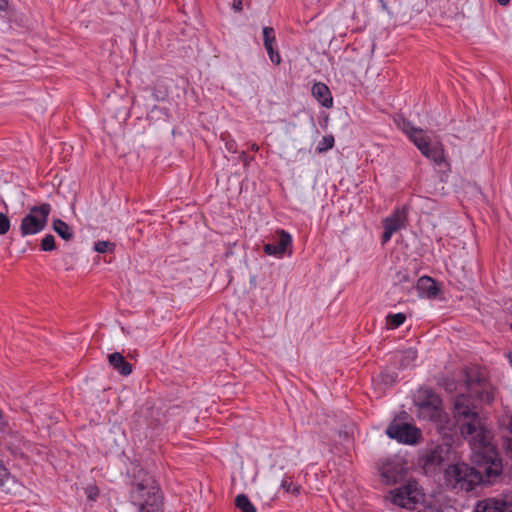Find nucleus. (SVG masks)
<instances>
[{
  "label": "nucleus",
  "mask_w": 512,
  "mask_h": 512,
  "mask_svg": "<svg viewBox=\"0 0 512 512\" xmlns=\"http://www.w3.org/2000/svg\"><path fill=\"white\" fill-rule=\"evenodd\" d=\"M56 248L57 246L54 235H45V237L41 240L40 250L44 252H51L54 251Z\"/></svg>",
  "instance_id": "b1692460"
},
{
  "label": "nucleus",
  "mask_w": 512,
  "mask_h": 512,
  "mask_svg": "<svg viewBox=\"0 0 512 512\" xmlns=\"http://www.w3.org/2000/svg\"><path fill=\"white\" fill-rule=\"evenodd\" d=\"M52 229L65 241H70L74 238L73 230L62 219H54L52 222Z\"/></svg>",
  "instance_id": "f3484780"
},
{
  "label": "nucleus",
  "mask_w": 512,
  "mask_h": 512,
  "mask_svg": "<svg viewBox=\"0 0 512 512\" xmlns=\"http://www.w3.org/2000/svg\"><path fill=\"white\" fill-rule=\"evenodd\" d=\"M379 1H380L381 5H382V8H383L384 10H386V9H387V7H386V3L384 2V0H379Z\"/></svg>",
  "instance_id": "49530a36"
},
{
  "label": "nucleus",
  "mask_w": 512,
  "mask_h": 512,
  "mask_svg": "<svg viewBox=\"0 0 512 512\" xmlns=\"http://www.w3.org/2000/svg\"><path fill=\"white\" fill-rule=\"evenodd\" d=\"M451 386H454V383H450V384H446L445 388L448 390V389H451Z\"/></svg>",
  "instance_id": "de8ad7c7"
},
{
  "label": "nucleus",
  "mask_w": 512,
  "mask_h": 512,
  "mask_svg": "<svg viewBox=\"0 0 512 512\" xmlns=\"http://www.w3.org/2000/svg\"><path fill=\"white\" fill-rule=\"evenodd\" d=\"M503 446L508 453H511L512 456V438H504Z\"/></svg>",
  "instance_id": "e433bc0d"
},
{
  "label": "nucleus",
  "mask_w": 512,
  "mask_h": 512,
  "mask_svg": "<svg viewBox=\"0 0 512 512\" xmlns=\"http://www.w3.org/2000/svg\"><path fill=\"white\" fill-rule=\"evenodd\" d=\"M281 488L287 492L292 493L293 495H299L300 494V486L293 485V482L291 481V478L285 477L281 481Z\"/></svg>",
  "instance_id": "a878e982"
},
{
  "label": "nucleus",
  "mask_w": 512,
  "mask_h": 512,
  "mask_svg": "<svg viewBox=\"0 0 512 512\" xmlns=\"http://www.w3.org/2000/svg\"><path fill=\"white\" fill-rule=\"evenodd\" d=\"M263 44L265 48L276 45V36L273 27L265 26L263 28Z\"/></svg>",
  "instance_id": "5701e85b"
},
{
  "label": "nucleus",
  "mask_w": 512,
  "mask_h": 512,
  "mask_svg": "<svg viewBox=\"0 0 512 512\" xmlns=\"http://www.w3.org/2000/svg\"><path fill=\"white\" fill-rule=\"evenodd\" d=\"M507 429L512 434V415L508 417Z\"/></svg>",
  "instance_id": "79ce46f5"
},
{
  "label": "nucleus",
  "mask_w": 512,
  "mask_h": 512,
  "mask_svg": "<svg viewBox=\"0 0 512 512\" xmlns=\"http://www.w3.org/2000/svg\"><path fill=\"white\" fill-rule=\"evenodd\" d=\"M335 139L333 135H326L322 138V140L318 143L316 147V152L321 154L326 152L334 147Z\"/></svg>",
  "instance_id": "4be33fe9"
},
{
  "label": "nucleus",
  "mask_w": 512,
  "mask_h": 512,
  "mask_svg": "<svg viewBox=\"0 0 512 512\" xmlns=\"http://www.w3.org/2000/svg\"><path fill=\"white\" fill-rule=\"evenodd\" d=\"M239 158L245 167H247L252 161L255 160L254 156H249L245 151L240 153Z\"/></svg>",
  "instance_id": "72a5a7b5"
},
{
  "label": "nucleus",
  "mask_w": 512,
  "mask_h": 512,
  "mask_svg": "<svg viewBox=\"0 0 512 512\" xmlns=\"http://www.w3.org/2000/svg\"><path fill=\"white\" fill-rule=\"evenodd\" d=\"M236 244H237V242H234L233 244L228 243V245H227V249H226V251H225V253H224V257H225V258H228V257H230L231 255H233V247H234V246H236Z\"/></svg>",
  "instance_id": "58836bf2"
},
{
  "label": "nucleus",
  "mask_w": 512,
  "mask_h": 512,
  "mask_svg": "<svg viewBox=\"0 0 512 512\" xmlns=\"http://www.w3.org/2000/svg\"><path fill=\"white\" fill-rule=\"evenodd\" d=\"M462 373L468 390H471L473 385L481 386L485 381L483 374L478 370L473 371L469 367H464Z\"/></svg>",
  "instance_id": "dca6fc26"
},
{
  "label": "nucleus",
  "mask_w": 512,
  "mask_h": 512,
  "mask_svg": "<svg viewBox=\"0 0 512 512\" xmlns=\"http://www.w3.org/2000/svg\"><path fill=\"white\" fill-rule=\"evenodd\" d=\"M125 469L128 501L138 512H164V493L156 478L139 459H128Z\"/></svg>",
  "instance_id": "f03ea898"
},
{
  "label": "nucleus",
  "mask_w": 512,
  "mask_h": 512,
  "mask_svg": "<svg viewBox=\"0 0 512 512\" xmlns=\"http://www.w3.org/2000/svg\"><path fill=\"white\" fill-rule=\"evenodd\" d=\"M417 417L427 421H440L444 415L443 400L431 387H420L414 399Z\"/></svg>",
  "instance_id": "7ed1b4c3"
},
{
  "label": "nucleus",
  "mask_w": 512,
  "mask_h": 512,
  "mask_svg": "<svg viewBox=\"0 0 512 512\" xmlns=\"http://www.w3.org/2000/svg\"><path fill=\"white\" fill-rule=\"evenodd\" d=\"M408 139L417 147L421 154L432 161L435 166L441 167L444 165L450 171V163L446 158L444 145L441 142L431 144L429 137L425 134L422 128L412 133Z\"/></svg>",
  "instance_id": "20e7f679"
},
{
  "label": "nucleus",
  "mask_w": 512,
  "mask_h": 512,
  "mask_svg": "<svg viewBox=\"0 0 512 512\" xmlns=\"http://www.w3.org/2000/svg\"><path fill=\"white\" fill-rule=\"evenodd\" d=\"M510 330L512 331V323L510 324Z\"/></svg>",
  "instance_id": "8fccbe9b"
},
{
  "label": "nucleus",
  "mask_w": 512,
  "mask_h": 512,
  "mask_svg": "<svg viewBox=\"0 0 512 512\" xmlns=\"http://www.w3.org/2000/svg\"><path fill=\"white\" fill-rule=\"evenodd\" d=\"M234 504L241 512H257L256 507L251 503L246 494H238L235 497Z\"/></svg>",
  "instance_id": "a211bd4d"
},
{
  "label": "nucleus",
  "mask_w": 512,
  "mask_h": 512,
  "mask_svg": "<svg viewBox=\"0 0 512 512\" xmlns=\"http://www.w3.org/2000/svg\"><path fill=\"white\" fill-rule=\"evenodd\" d=\"M397 125L401 130L409 137L412 133H414L418 127H415L410 120L401 116L397 121Z\"/></svg>",
  "instance_id": "393cba45"
},
{
  "label": "nucleus",
  "mask_w": 512,
  "mask_h": 512,
  "mask_svg": "<svg viewBox=\"0 0 512 512\" xmlns=\"http://www.w3.org/2000/svg\"><path fill=\"white\" fill-rule=\"evenodd\" d=\"M393 234H394V232H392L388 228H384V231L381 235V244L385 245L386 243H388Z\"/></svg>",
  "instance_id": "f704fd0d"
},
{
  "label": "nucleus",
  "mask_w": 512,
  "mask_h": 512,
  "mask_svg": "<svg viewBox=\"0 0 512 512\" xmlns=\"http://www.w3.org/2000/svg\"><path fill=\"white\" fill-rule=\"evenodd\" d=\"M497 2L501 6H506L510 3V0H497Z\"/></svg>",
  "instance_id": "c03bdc74"
},
{
  "label": "nucleus",
  "mask_w": 512,
  "mask_h": 512,
  "mask_svg": "<svg viewBox=\"0 0 512 512\" xmlns=\"http://www.w3.org/2000/svg\"><path fill=\"white\" fill-rule=\"evenodd\" d=\"M9 428L8 421L4 415V412L0 408V432H5Z\"/></svg>",
  "instance_id": "c9c22d12"
},
{
  "label": "nucleus",
  "mask_w": 512,
  "mask_h": 512,
  "mask_svg": "<svg viewBox=\"0 0 512 512\" xmlns=\"http://www.w3.org/2000/svg\"><path fill=\"white\" fill-rule=\"evenodd\" d=\"M7 0H0V10H3L7 6Z\"/></svg>",
  "instance_id": "a18cd8bd"
},
{
  "label": "nucleus",
  "mask_w": 512,
  "mask_h": 512,
  "mask_svg": "<svg viewBox=\"0 0 512 512\" xmlns=\"http://www.w3.org/2000/svg\"><path fill=\"white\" fill-rule=\"evenodd\" d=\"M115 244L110 241H98L94 245V250L98 253L113 252Z\"/></svg>",
  "instance_id": "cd10ccee"
},
{
  "label": "nucleus",
  "mask_w": 512,
  "mask_h": 512,
  "mask_svg": "<svg viewBox=\"0 0 512 512\" xmlns=\"http://www.w3.org/2000/svg\"><path fill=\"white\" fill-rule=\"evenodd\" d=\"M407 474V463L399 457L387 459L380 467V475L386 485H394L403 481Z\"/></svg>",
  "instance_id": "6e6552de"
},
{
  "label": "nucleus",
  "mask_w": 512,
  "mask_h": 512,
  "mask_svg": "<svg viewBox=\"0 0 512 512\" xmlns=\"http://www.w3.org/2000/svg\"><path fill=\"white\" fill-rule=\"evenodd\" d=\"M276 234L278 236L277 242L264 244L263 250L267 255L281 257L287 252L288 248H291L292 236L284 229L277 230Z\"/></svg>",
  "instance_id": "9d476101"
},
{
  "label": "nucleus",
  "mask_w": 512,
  "mask_h": 512,
  "mask_svg": "<svg viewBox=\"0 0 512 512\" xmlns=\"http://www.w3.org/2000/svg\"><path fill=\"white\" fill-rule=\"evenodd\" d=\"M491 400H493V396L487 395V402H490Z\"/></svg>",
  "instance_id": "09e8293b"
},
{
  "label": "nucleus",
  "mask_w": 512,
  "mask_h": 512,
  "mask_svg": "<svg viewBox=\"0 0 512 512\" xmlns=\"http://www.w3.org/2000/svg\"><path fill=\"white\" fill-rule=\"evenodd\" d=\"M445 417L433 421L439 433V442L453 445L461 438L471 445L470 464L456 462L444 470V480L448 487L474 491L479 486H491L500 482L503 475V461L493 435L480 417L477 406L470 394L460 393L453 402L452 418Z\"/></svg>",
  "instance_id": "f257e3e1"
},
{
  "label": "nucleus",
  "mask_w": 512,
  "mask_h": 512,
  "mask_svg": "<svg viewBox=\"0 0 512 512\" xmlns=\"http://www.w3.org/2000/svg\"><path fill=\"white\" fill-rule=\"evenodd\" d=\"M417 358V350L414 348H408L401 352L400 366L405 368L413 364Z\"/></svg>",
  "instance_id": "412c9836"
},
{
  "label": "nucleus",
  "mask_w": 512,
  "mask_h": 512,
  "mask_svg": "<svg viewBox=\"0 0 512 512\" xmlns=\"http://www.w3.org/2000/svg\"><path fill=\"white\" fill-rule=\"evenodd\" d=\"M242 1L243 0H233L232 6L236 12H241L243 10V2Z\"/></svg>",
  "instance_id": "4c0bfd02"
},
{
  "label": "nucleus",
  "mask_w": 512,
  "mask_h": 512,
  "mask_svg": "<svg viewBox=\"0 0 512 512\" xmlns=\"http://www.w3.org/2000/svg\"><path fill=\"white\" fill-rule=\"evenodd\" d=\"M469 6H467L466 8L462 7V8H459L458 6H455V8L451 11V13L457 15V14H460V13H464V11H469Z\"/></svg>",
  "instance_id": "a19ab883"
},
{
  "label": "nucleus",
  "mask_w": 512,
  "mask_h": 512,
  "mask_svg": "<svg viewBox=\"0 0 512 512\" xmlns=\"http://www.w3.org/2000/svg\"><path fill=\"white\" fill-rule=\"evenodd\" d=\"M311 94L323 107H333V96L327 84L315 82L311 88Z\"/></svg>",
  "instance_id": "ddd939ff"
},
{
  "label": "nucleus",
  "mask_w": 512,
  "mask_h": 512,
  "mask_svg": "<svg viewBox=\"0 0 512 512\" xmlns=\"http://www.w3.org/2000/svg\"><path fill=\"white\" fill-rule=\"evenodd\" d=\"M409 206L403 205L393 210L390 216L383 220V228H388L392 232H396L401 228H405L408 221Z\"/></svg>",
  "instance_id": "9b49d317"
},
{
  "label": "nucleus",
  "mask_w": 512,
  "mask_h": 512,
  "mask_svg": "<svg viewBox=\"0 0 512 512\" xmlns=\"http://www.w3.org/2000/svg\"><path fill=\"white\" fill-rule=\"evenodd\" d=\"M161 94V91H158L157 89H153V92H152V95L154 96V98L159 101V100H164L165 97H166V93L165 94Z\"/></svg>",
  "instance_id": "ea45409f"
},
{
  "label": "nucleus",
  "mask_w": 512,
  "mask_h": 512,
  "mask_svg": "<svg viewBox=\"0 0 512 512\" xmlns=\"http://www.w3.org/2000/svg\"><path fill=\"white\" fill-rule=\"evenodd\" d=\"M250 149L253 151V152H258L259 151V145L257 143H252L250 145Z\"/></svg>",
  "instance_id": "37998d69"
},
{
  "label": "nucleus",
  "mask_w": 512,
  "mask_h": 512,
  "mask_svg": "<svg viewBox=\"0 0 512 512\" xmlns=\"http://www.w3.org/2000/svg\"><path fill=\"white\" fill-rule=\"evenodd\" d=\"M386 434L389 438L407 445H416L422 438V431L414 424L407 422L396 423L393 421L387 427Z\"/></svg>",
  "instance_id": "0eeeda50"
},
{
  "label": "nucleus",
  "mask_w": 512,
  "mask_h": 512,
  "mask_svg": "<svg viewBox=\"0 0 512 512\" xmlns=\"http://www.w3.org/2000/svg\"><path fill=\"white\" fill-rule=\"evenodd\" d=\"M392 502L399 507L411 509L418 502L417 482L414 479L399 488L390 491Z\"/></svg>",
  "instance_id": "1a4fd4ad"
},
{
  "label": "nucleus",
  "mask_w": 512,
  "mask_h": 512,
  "mask_svg": "<svg viewBox=\"0 0 512 512\" xmlns=\"http://www.w3.org/2000/svg\"><path fill=\"white\" fill-rule=\"evenodd\" d=\"M406 320L404 313L388 314L386 317V324L389 329L399 328Z\"/></svg>",
  "instance_id": "aec40b11"
},
{
  "label": "nucleus",
  "mask_w": 512,
  "mask_h": 512,
  "mask_svg": "<svg viewBox=\"0 0 512 512\" xmlns=\"http://www.w3.org/2000/svg\"><path fill=\"white\" fill-rule=\"evenodd\" d=\"M50 212L51 205L49 203H42L41 205L31 207L29 213L21 220V235L25 237L41 232L47 225Z\"/></svg>",
  "instance_id": "39448f33"
},
{
  "label": "nucleus",
  "mask_w": 512,
  "mask_h": 512,
  "mask_svg": "<svg viewBox=\"0 0 512 512\" xmlns=\"http://www.w3.org/2000/svg\"><path fill=\"white\" fill-rule=\"evenodd\" d=\"M380 378L383 384L392 386L397 382L398 375L395 372H382Z\"/></svg>",
  "instance_id": "473e14b6"
},
{
  "label": "nucleus",
  "mask_w": 512,
  "mask_h": 512,
  "mask_svg": "<svg viewBox=\"0 0 512 512\" xmlns=\"http://www.w3.org/2000/svg\"><path fill=\"white\" fill-rule=\"evenodd\" d=\"M11 227V222L6 213L0 212V235L8 233Z\"/></svg>",
  "instance_id": "7c9ffc66"
},
{
  "label": "nucleus",
  "mask_w": 512,
  "mask_h": 512,
  "mask_svg": "<svg viewBox=\"0 0 512 512\" xmlns=\"http://www.w3.org/2000/svg\"><path fill=\"white\" fill-rule=\"evenodd\" d=\"M85 494L89 501H96L100 495V490L96 484H90L85 488Z\"/></svg>",
  "instance_id": "2f4dec72"
},
{
  "label": "nucleus",
  "mask_w": 512,
  "mask_h": 512,
  "mask_svg": "<svg viewBox=\"0 0 512 512\" xmlns=\"http://www.w3.org/2000/svg\"><path fill=\"white\" fill-rule=\"evenodd\" d=\"M265 49L267 51V54L269 56L270 61L274 65H277V66L280 65L281 62H282V58H281V56L279 54V51H278L276 45H272V46H270L268 48H265Z\"/></svg>",
  "instance_id": "c85d7f7f"
},
{
  "label": "nucleus",
  "mask_w": 512,
  "mask_h": 512,
  "mask_svg": "<svg viewBox=\"0 0 512 512\" xmlns=\"http://www.w3.org/2000/svg\"><path fill=\"white\" fill-rule=\"evenodd\" d=\"M415 275H412L407 268H402L397 271L394 279L395 285L409 284L411 288L414 287Z\"/></svg>",
  "instance_id": "6ab92c4d"
},
{
  "label": "nucleus",
  "mask_w": 512,
  "mask_h": 512,
  "mask_svg": "<svg viewBox=\"0 0 512 512\" xmlns=\"http://www.w3.org/2000/svg\"><path fill=\"white\" fill-rule=\"evenodd\" d=\"M220 138L222 141L225 142V147L229 152H237V143L228 132L222 133Z\"/></svg>",
  "instance_id": "bb28decb"
},
{
  "label": "nucleus",
  "mask_w": 512,
  "mask_h": 512,
  "mask_svg": "<svg viewBox=\"0 0 512 512\" xmlns=\"http://www.w3.org/2000/svg\"><path fill=\"white\" fill-rule=\"evenodd\" d=\"M475 512H512V503L505 500L491 499L479 502Z\"/></svg>",
  "instance_id": "2eb2a0df"
},
{
  "label": "nucleus",
  "mask_w": 512,
  "mask_h": 512,
  "mask_svg": "<svg viewBox=\"0 0 512 512\" xmlns=\"http://www.w3.org/2000/svg\"><path fill=\"white\" fill-rule=\"evenodd\" d=\"M12 479L15 481V477L11 475L10 471L5 467L3 462L0 460V488L4 486L5 482Z\"/></svg>",
  "instance_id": "c756f323"
},
{
  "label": "nucleus",
  "mask_w": 512,
  "mask_h": 512,
  "mask_svg": "<svg viewBox=\"0 0 512 512\" xmlns=\"http://www.w3.org/2000/svg\"><path fill=\"white\" fill-rule=\"evenodd\" d=\"M416 289L420 297L435 299L441 293V285L430 276H422L417 280Z\"/></svg>",
  "instance_id": "f8f14e48"
},
{
  "label": "nucleus",
  "mask_w": 512,
  "mask_h": 512,
  "mask_svg": "<svg viewBox=\"0 0 512 512\" xmlns=\"http://www.w3.org/2000/svg\"><path fill=\"white\" fill-rule=\"evenodd\" d=\"M110 366L122 376H128L133 371V366L120 352H113L108 355Z\"/></svg>",
  "instance_id": "4468645a"
},
{
  "label": "nucleus",
  "mask_w": 512,
  "mask_h": 512,
  "mask_svg": "<svg viewBox=\"0 0 512 512\" xmlns=\"http://www.w3.org/2000/svg\"><path fill=\"white\" fill-rule=\"evenodd\" d=\"M453 445L443 442H437L431 449H427L425 454L419 458V463L426 473L436 472L437 469L449 462L454 454Z\"/></svg>",
  "instance_id": "423d86ee"
}]
</instances>
